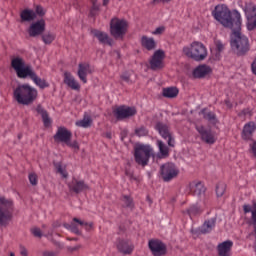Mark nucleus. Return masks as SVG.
Masks as SVG:
<instances>
[{
	"mask_svg": "<svg viewBox=\"0 0 256 256\" xmlns=\"http://www.w3.org/2000/svg\"><path fill=\"white\" fill-rule=\"evenodd\" d=\"M205 119H208V121H212L213 123H215V121H217V118L215 117V114L213 112L206 113Z\"/></svg>",
	"mask_w": 256,
	"mask_h": 256,
	"instance_id": "obj_44",
	"label": "nucleus"
},
{
	"mask_svg": "<svg viewBox=\"0 0 256 256\" xmlns=\"http://www.w3.org/2000/svg\"><path fill=\"white\" fill-rule=\"evenodd\" d=\"M252 73L256 75V60L252 63Z\"/></svg>",
	"mask_w": 256,
	"mask_h": 256,
	"instance_id": "obj_52",
	"label": "nucleus"
},
{
	"mask_svg": "<svg viewBox=\"0 0 256 256\" xmlns=\"http://www.w3.org/2000/svg\"><path fill=\"white\" fill-rule=\"evenodd\" d=\"M11 67L14 69L19 79H27L29 73L33 70V68L25 64V60L19 56L11 60Z\"/></svg>",
	"mask_w": 256,
	"mask_h": 256,
	"instance_id": "obj_5",
	"label": "nucleus"
},
{
	"mask_svg": "<svg viewBox=\"0 0 256 256\" xmlns=\"http://www.w3.org/2000/svg\"><path fill=\"white\" fill-rule=\"evenodd\" d=\"M163 97H167L168 99H174L179 95V89L177 87H168L164 88L162 92Z\"/></svg>",
	"mask_w": 256,
	"mask_h": 256,
	"instance_id": "obj_34",
	"label": "nucleus"
},
{
	"mask_svg": "<svg viewBox=\"0 0 256 256\" xmlns=\"http://www.w3.org/2000/svg\"><path fill=\"white\" fill-rule=\"evenodd\" d=\"M165 28L163 26H160L158 28L155 29V31L152 32V35H161L162 33H164Z\"/></svg>",
	"mask_w": 256,
	"mask_h": 256,
	"instance_id": "obj_47",
	"label": "nucleus"
},
{
	"mask_svg": "<svg viewBox=\"0 0 256 256\" xmlns=\"http://www.w3.org/2000/svg\"><path fill=\"white\" fill-rule=\"evenodd\" d=\"M212 15L223 27L232 30L230 44L234 53L239 57L247 55L251 49V45L249 44V38L241 33V13L237 10L231 12L226 5L222 4L215 7Z\"/></svg>",
	"mask_w": 256,
	"mask_h": 256,
	"instance_id": "obj_1",
	"label": "nucleus"
},
{
	"mask_svg": "<svg viewBox=\"0 0 256 256\" xmlns=\"http://www.w3.org/2000/svg\"><path fill=\"white\" fill-rule=\"evenodd\" d=\"M157 147L159 149L158 157L160 159H165V157H169V147H167L165 143H163V141L158 140Z\"/></svg>",
	"mask_w": 256,
	"mask_h": 256,
	"instance_id": "obj_32",
	"label": "nucleus"
},
{
	"mask_svg": "<svg viewBox=\"0 0 256 256\" xmlns=\"http://www.w3.org/2000/svg\"><path fill=\"white\" fill-rule=\"evenodd\" d=\"M20 17L22 21H26L29 23L35 20V17H37V14H35V11L33 10L25 9L20 13Z\"/></svg>",
	"mask_w": 256,
	"mask_h": 256,
	"instance_id": "obj_33",
	"label": "nucleus"
},
{
	"mask_svg": "<svg viewBox=\"0 0 256 256\" xmlns=\"http://www.w3.org/2000/svg\"><path fill=\"white\" fill-rule=\"evenodd\" d=\"M233 247V242L230 240L220 243L217 247L219 256H231V248Z\"/></svg>",
	"mask_w": 256,
	"mask_h": 256,
	"instance_id": "obj_23",
	"label": "nucleus"
},
{
	"mask_svg": "<svg viewBox=\"0 0 256 256\" xmlns=\"http://www.w3.org/2000/svg\"><path fill=\"white\" fill-rule=\"evenodd\" d=\"M122 201L125 207H131V205H133V200L129 196H124Z\"/></svg>",
	"mask_w": 256,
	"mask_h": 256,
	"instance_id": "obj_43",
	"label": "nucleus"
},
{
	"mask_svg": "<svg viewBox=\"0 0 256 256\" xmlns=\"http://www.w3.org/2000/svg\"><path fill=\"white\" fill-rule=\"evenodd\" d=\"M217 223V218H211L206 220L203 225L199 228V232L202 235H207V233H211L213 229H215V225Z\"/></svg>",
	"mask_w": 256,
	"mask_h": 256,
	"instance_id": "obj_25",
	"label": "nucleus"
},
{
	"mask_svg": "<svg viewBox=\"0 0 256 256\" xmlns=\"http://www.w3.org/2000/svg\"><path fill=\"white\" fill-rule=\"evenodd\" d=\"M31 232L34 235V237H38V238L43 237V233L41 232V229H39V228H32Z\"/></svg>",
	"mask_w": 256,
	"mask_h": 256,
	"instance_id": "obj_46",
	"label": "nucleus"
},
{
	"mask_svg": "<svg viewBox=\"0 0 256 256\" xmlns=\"http://www.w3.org/2000/svg\"><path fill=\"white\" fill-rule=\"evenodd\" d=\"M36 13L38 15H45V12H43V7H41V6L36 7Z\"/></svg>",
	"mask_w": 256,
	"mask_h": 256,
	"instance_id": "obj_50",
	"label": "nucleus"
},
{
	"mask_svg": "<svg viewBox=\"0 0 256 256\" xmlns=\"http://www.w3.org/2000/svg\"><path fill=\"white\" fill-rule=\"evenodd\" d=\"M92 3H93V5H92V8L90 10V15L92 17H95L97 11H99V4H97V0H93Z\"/></svg>",
	"mask_w": 256,
	"mask_h": 256,
	"instance_id": "obj_41",
	"label": "nucleus"
},
{
	"mask_svg": "<svg viewBox=\"0 0 256 256\" xmlns=\"http://www.w3.org/2000/svg\"><path fill=\"white\" fill-rule=\"evenodd\" d=\"M113 115L118 121H122V119H129V117L137 115V109L135 107L119 106L113 110Z\"/></svg>",
	"mask_w": 256,
	"mask_h": 256,
	"instance_id": "obj_9",
	"label": "nucleus"
},
{
	"mask_svg": "<svg viewBox=\"0 0 256 256\" xmlns=\"http://www.w3.org/2000/svg\"><path fill=\"white\" fill-rule=\"evenodd\" d=\"M91 117L90 116H84L82 120L76 121L75 125L76 127H82L83 129H87L88 127H91Z\"/></svg>",
	"mask_w": 256,
	"mask_h": 256,
	"instance_id": "obj_35",
	"label": "nucleus"
},
{
	"mask_svg": "<svg viewBox=\"0 0 256 256\" xmlns=\"http://www.w3.org/2000/svg\"><path fill=\"white\" fill-rule=\"evenodd\" d=\"M54 167H55L57 173L61 174L63 179H67L69 174L67 173L65 166H63L61 163L57 162L54 164Z\"/></svg>",
	"mask_w": 256,
	"mask_h": 256,
	"instance_id": "obj_36",
	"label": "nucleus"
},
{
	"mask_svg": "<svg viewBox=\"0 0 256 256\" xmlns=\"http://www.w3.org/2000/svg\"><path fill=\"white\" fill-rule=\"evenodd\" d=\"M160 175L165 183H169L179 175V168L174 163L168 162L160 167Z\"/></svg>",
	"mask_w": 256,
	"mask_h": 256,
	"instance_id": "obj_8",
	"label": "nucleus"
},
{
	"mask_svg": "<svg viewBox=\"0 0 256 256\" xmlns=\"http://www.w3.org/2000/svg\"><path fill=\"white\" fill-rule=\"evenodd\" d=\"M115 55H116L117 57H120L119 52H115Z\"/></svg>",
	"mask_w": 256,
	"mask_h": 256,
	"instance_id": "obj_55",
	"label": "nucleus"
},
{
	"mask_svg": "<svg viewBox=\"0 0 256 256\" xmlns=\"http://www.w3.org/2000/svg\"><path fill=\"white\" fill-rule=\"evenodd\" d=\"M42 41L43 43H45V45H50V43H53V41H55V34L48 32L42 35Z\"/></svg>",
	"mask_w": 256,
	"mask_h": 256,
	"instance_id": "obj_37",
	"label": "nucleus"
},
{
	"mask_svg": "<svg viewBox=\"0 0 256 256\" xmlns=\"http://www.w3.org/2000/svg\"><path fill=\"white\" fill-rule=\"evenodd\" d=\"M13 217V201L0 197V225H7Z\"/></svg>",
	"mask_w": 256,
	"mask_h": 256,
	"instance_id": "obj_6",
	"label": "nucleus"
},
{
	"mask_svg": "<svg viewBox=\"0 0 256 256\" xmlns=\"http://www.w3.org/2000/svg\"><path fill=\"white\" fill-rule=\"evenodd\" d=\"M20 255L29 256V252L27 251V248H25V246H20Z\"/></svg>",
	"mask_w": 256,
	"mask_h": 256,
	"instance_id": "obj_49",
	"label": "nucleus"
},
{
	"mask_svg": "<svg viewBox=\"0 0 256 256\" xmlns=\"http://www.w3.org/2000/svg\"><path fill=\"white\" fill-rule=\"evenodd\" d=\"M107 139H111V132L106 133Z\"/></svg>",
	"mask_w": 256,
	"mask_h": 256,
	"instance_id": "obj_54",
	"label": "nucleus"
},
{
	"mask_svg": "<svg viewBox=\"0 0 256 256\" xmlns=\"http://www.w3.org/2000/svg\"><path fill=\"white\" fill-rule=\"evenodd\" d=\"M148 247L154 256L165 255L167 252V247L161 240H150L148 242Z\"/></svg>",
	"mask_w": 256,
	"mask_h": 256,
	"instance_id": "obj_15",
	"label": "nucleus"
},
{
	"mask_svg": "<svg viewBox=\"0 0 256 256\" xmlns=\"http://www.w3.org/2000/svg\"><path fill=\"white\" fill-rule=\"evenodd\" d=\"M205 207H207V203L205 201H200L190 206V208L187 210V213L189 217L193 219V217H197V215H201L203 211H205Z\"/></svg>",
	"mask_w": 256,
	"mask_h": 256,
	"instance_id": "obj_19",
	"label": "nucleus"
},
{
	"mask_svg": "<svg viewBox=\"0 0 256 256\" xmlns=\"http://www.w3.org/2000/svg\"><path fill=\"white\" fill-rule=\"evenodd\" d=\"M72 136L73 134L71 133V131H69L65 127H60L54 135V140L57 143H65L67 145L68 141H71Z\"/></svg>",
	"mask_w": 256,
	"mask_h": 256,
	"instance_id": "obj_16",
	"label": "nucleus"
},
{
	"mask_svg": "<svg viewBox=\"0 0 256 256\" xmlns=\"http://www.w3.org/2000/svg\"><path fill=\"white\" fill-rule=\"evenodd\" d=\"M196 131H198L201 140L208 145H213L217 139L215 138V134L210 129H206L203 126H196Z\"/></svg>",
	"mask_w": 256,
	"mask_h": 256,
	"instance_id": "obj_14",
	"label": "nucleus"
},
{
	"mask_svg": "<svg viewBox=\"0 0 256 256\" xmlns=\"http://www.w3.org/2000/svg\"><path fill=\"white\" fill-rule=\"evenodd\" d=\"M172 0H153V3H169Z\"/></svg>",
	"mask_w": 256,
	"mask_h": 256,
	"instance_id": "obj_51",
	"label": "nucleus"
},
{
	"mask_svg": "<svg viewBox=\"0 0 256 256\" xmlns=\"http://www.w3.org/2000/svg\"><path fill=\"white\" fill-rule=\"evenodd\" d=\"M44 31H45V20L43 19L33 22L28 29V33L30 37H38V35H42Z\"/></svg>",
	"mask_w": 256,
	"mask_h": 256,
	"instance_id": "obj_18",
	"label": "nucleus"
},
{
	"mask_svg": "<svg viewBox=\"0 0 256 256\" xmlns=\"http://www.w3.org/2000/svg\"><path fill=\"white\" fill-rule=\"evenodd\" d=\"M68 147H71V149H74L75 151H79V143H77V141H73L71 142L68 141L67 144H66Z\"/></svg>",
	"mask_w": 256,
	"mask_h": 256,
	"instance_id": "obj_42",
	"label": "nucleus"
},
{
	"mask_svg": "<svg viewBox=\"0 0 256 256\" xmlns=\"http://www.w3.org/2000/svg\"><path fill=\"white\" fill-rule=\"evenodd\" d=\"M28 77H30L31 80L33 81V83H35V85H37V87H40V89H45V88L49 87V84L47 83V81H45V79L39 78V76H37V73H35V71L33 69L28 74Z\"/></svg>",
	"mask_w": 256,
	"mask_h": 256,
	"instance_id": "obj_27",
	"label": "nucleus"
},
{
	"mask_svg": "<svg viewBox=\"0 0 256 256\" xmlns=\"http://www.w3.org/2000/svg\"><path fill=\"white\" fill-rule=\"evenodd\" d=\"M188 189L190 193H192L195 197H199L203 199L205 197V185L201 183V181H193L189 184Z\"/></svg>",
	"mask_w": 256,
	"mask_h": 256,
	"instance_id": "obj_17",
	"label": "nucleus"
},
{
	"mask_svg": "<svg viewBox=\"0 0 256 256\" xmlns=\"http://www.w3.org/2000/svg\"><path fill=\"white\" fill-rule=\"evenodd\" d=\"M131 77H133V72L130 71V72H124L122 75H121V79L122 81H124L125 83H131Z\"/></svg>",
	"mask_w": 256,
	"mask_h": 256,
	"instance_id": "obj_40",
	"label": "nucleus"
},
{
	"mask_svg": "<svg viewBox=\"0 0 256 256\" xmlns=\"http://www.w3.org/2000/svg\"><path fill=\"white\" fill-rule=\"evenodd\" d=\"M163 59H165V51L156 50L150 59V68L152 71H157V69H163Z\"/></svg>",
	"mask_w": 256,
	"mask_h": 256,
	"instance_id": "obj_13",
	"label": "nucleus"
},
{
	"mask_svg": "<svg viewBox=\"0 0 256 256\" xmlns=\"http://www.w3.org/2000/svg\"><path fill=\"white\" fill-rule=\"evenodd\" d=\"M68 187L70 191H73L74 193H82V191H87V189H89V186L85 181L77 179H73L71 183H68Z\"/></svg>",
	"mask_w": 256,
	"mask_h": 256,
	"instance_id": "obj_20",
	"label": "nucleus"
},
{
	"mask_svg": "<svg viewBox=\"0 0 256 256\" xmlns=\"http://www.w3.org/2000/svg\"><path fill=\"white\" fill-rule=\"evenodd\" d=\"M245 13L247 17V29L253 31L256 29V6L254 4H248L245 7Z\"/></svg>",
	"mask_w": 256,
	"mask_h": 256,
	"instance_id": "obj_10",
	"label": "nucleus"
},
{
	"mask_svg": "<svg viewBox=\"0 0 256 256\" xmlns=\"http://www.w3.org/2000/svg\"><path fill=\"white\" fill-rule=\"evenodd\" d=\"M92 35L98 39L102 45H113V40L109 38V34L101 30H92Z\"/></svg>",
	"mask_w": 256,
	"mask_h": 256,
	"instance_id": "obj_21",
	"label": "nucleus"
},
{
	"mask_svg": "<svg viewBox=\"0 0 256 256\" xmlns=\"http://www.w3.org/2000/svg\"><path fill=\"white\" fill-rule=\"evenodd\" d=\"M183 53L186 57L194 61H205L207 59V47L203 43L194 41L189 46L183 48Z\"/></svg>",
	"mask_w": 256,
	"mask_h": 256,
	"instance_id": "obj_3",
	"label": "nucleus"
},
{
	"mask_svg": "<svg viewBox=\"0 0 256 256\" xmlns=\"http://www.w3.org/2000/svg\"><path fill=\"white\" fill-rule=\"evenodd\" d=\"M256 125L255 122H249L244 126L242 137L243 139H251V135L255 133Z\"/></svg>",
	"mask_w": 256,
	"mask_h": 256,
	"instance_id": "obj_29",
	"label": "nucleus"
},
{
	"mask_svg": "<svg viewBox=\"0 0 256 256\" xmlns=\"http://www.w3.org/2000/svg\"><path fill=\"white\" fill-rule=\"evenodd\" d=\"M36 111L38 115H41L44 127H51V118H49L47 111L41 106H37Z\"/></svg>",
	"mask_w": 256,
	"mask_h": 256,
	"instance_id": "obj_31",
	"label": "nucleus"
},
{
	"mask_svg": "<svg viewBox=\"0 0 256 256\" xmlns=\"http://www.w3.org/2000/svg\"><path fill=\"white\" fill-rule=\"evenodd\" d=\"M117 249L124 255H131V253H133V249H135V246H133V244H131L129 241L120 240L117 244Z\"/></svg>",
	"mask_w": 256,
	"mask_h": 256,
	"instance_id": "obj_24",
	"label": "nucleus"
},
{
	"mask_svg": "<svg viewBox=\"0 0 256 256\" xmlns=\"http://www.w3.org/2000/svg\"><path fill=\"white\" fill-rule=\"evenodd\" d=\"M227 189V185L223 182L218 183L216 186V195L217 197H223L225 195V191Z\"/></svg>",
	"mask_w": 256,
	"mask_h": 256,
	"instance_id": "obj_38",
	"label": "nucleus"
},
{
	"mask_svg": "<svg viewBox=\"0 0 256 256\" xmlns=\"http://www.w3.org/2000/svg\"><path fill=\"white\" fill-rule=\"evenodd\" d=\"M151 155H153V149L151 148V146L143 144L136 145L134 157L138 165H142V167H145V165L149 163Z\"/></svg>",
	"mask_w": 256,
	"mask_h": 256,
	"instance_id": "obj_4",
	"label": "nucleus"
},
{
	"mask_svg": "<svg viewBox=\"0 0 256 256\" xmlns=\"http://www.w3.org/2000/svg\"><path fill=\"white\" fill-rule=\"evenodd\" d=\"M209 73H211V67L207 65H200L193 71V75L197 79H201L205 77V75H209Z\"/></svg>",
	"mask_w": 256,
	"mask_h": 256,
	"instance_id": "obj_28",
	"label": "nucleus"
},
{
	"mask_svg": "<svg viewBox=\"0 0 256 256\" xmlns=\"http://www.w3.org/2000/svg\"><path fill=\"white\" fill-rule=\"evenodd\" d=\"M135 135H137V137H146V135H149V131L145 126H141L135 129Z\"/></svg>",
	"mask_w": 256,
	"mask_h": 256,
	"instance_id": "obj_39",
	"label": "nucleus"
},
{
	"mask_svg": "<svg viewBox=\"0 0 256 256\" xmlns=\"http://www.w3.org/2000/svg\"><path fill=\"white\" fill-rule=\"evenodd\" d=\"M10 256H15V253L11 252V253H10Z\"/></svg>",
	"mask_w": 256,
	"mask_h": 256,
	"instance_id": "obj_57",
	"label": "nucleus"
},
{
	"mask_svg": "<svg viewBox=\"0 0 256 256\" xmlns=\"http://www.w3.org/2000/svg\"><path fill=\"white\" fill-rule=\"evenodd\" d=\"M156 130L159 132L163 139L167 140L169 147H175V138L169 131V127L161 122L156 124Z\"/></svg>",
	"mask_w": 256,
	"mask_h": 256,
	"instance_id": "obj_11",
	"label": "nucleus"
},
{
	"mask_svg": "<svg viewBox=\"0 0 256 256\" xmlns=\"http://www.w3.org/2000/svg\"><path fill=\"white\" fill-rule=\"evenodd\" d=\"M103 5H109V0H103Z\"/></svg>",
	"mask_w": 256,
	"mask_h": 256,
	"instance_id": "obj_53",
	"label": "nucleus"
},
{
	"mask_svg": "<svg viewBox=\"0 0 256 256\" xmlns=\"http://www.w3.org/2000/svg\"><path fill=\"white\" fill-rule=\"evenodd\" d=\"M126 175H129V177H131V174H129V172H126Z\"/></svg>",
	"mask_w": 256,
	"mask_h": 256,
	"instance_id": "obj_58",
	"label": "nucleus"
},
{
	"mask_svg": "<svg viewBox=\"0 0 256 256\" xmlns=\"http://www.w3.org/2000/svg\"><path fill=\"white\" fill-rule=\"evenodd\" d=\"M79 225H80V227H85V229H87V231H89L91 229V227H93V223H87V222L81 221L77 218H74L73 222L71 224L65 223L64 227H65V229H68V231H71L72 233L79 235V233H80Z\"/></svg>",
	"mask_w": 256,
	"mask_h": 256,
	"instance_id": "obj_12",
	"label": "nucleus"
},
{
	"mask_svg": "<svg viewBox=\"0 0 256 256\" xmlns=\"http://www.w3.org/2000/svg\"><path fill=\"white\" fill-rule=\"evenodd\" d=\"M64 83L73 91H79V89H81V85H79V82L75 80V77H73L70 72L64 73Z\"/></svg>",
	"mask_w": 256,
	"mask_h": 256,
	"instance_id": "obj_22",
	"label": "nucleus"
},
{
	"mask_svg": "<svg viewBox=\"0 0 256 256\" xmlns=\"http://www.w3.org/2000/svg\"><path fill=\"white\" fill-rule=\"evenodd\" d=\"M91 73V66L87 63H81L78 66V77L83 83H87V75Z\"/></svg>",
	"mask_w": 256,
	"mask_h": 256,
	"instance_id": "obj_26",
	"label": "nucleus"
},
{
	"mask_svg": "<svg viewBox=\"0 0 256 256\" xmlns=\"http://www.w3.org/2000/svg\"><path fill=\"white\" fill-rule=\"evenodd\" d=\"M226 105H227L228 107H231V105H229V102H228V101H226Z\"/></svg>",
	"mask_w": 256,
	"mask_h": 256,
	"instance_id": "obj_56",
	"label": "nucleus"
},
{
	"mask_svg": "<svg viewBox=\"0 0 256 256\" xmlns=\"http://www.w3.org/2000/svg\"><path fill=\"white\" fill-rule=\"evenodd\" d=\"M215 47L219 53H221V51L224 49L223 43L219 40L215 42Z\"/></svg>",
	"mask_w": 256,
	"mask_h": 256,
	"instance_id": "obj_48",
	"label": "nucleus"
},
{
	"mask_svg": "<svg viewBox=\"0 0 256 256\" xmlns=\"http://www.w3.org/2000/svg\"><path fill=\"white\" fill-rule=\"evenodd\" d=\"M110 33L114 39H123L125 33H127V21L113 18L110 22Z\"/></svg>",
	"mask_w": 256,
	"mask_h": 256,
	"instance_id": "obj_7",
	"label": "nucleus"
},
{
	"mask_svg": "<svg viewBox=\"0 0 256 256\" xmlns=\"http://www.w3.org/2000/svg\"><path fill=\"white\" fill-rule=\"evenodd\" d=\"M37 89L29 84H20L13 90V99L19 105H31L37 99Z\"/></svg>",
	"mask_w": 256,
	"mask_h": 256,
	"instance_id": "obj_2",
	"label": "nucleus"
},
{
	"mask_svg": "<svg viewBox=\"0 0 256 256\" xmlns=\"http://www.w3.org/2000/svg\"><path fill=\"white\" fill-rule=\"evenodd\" d=\"M28 179L32 185H37V174L30 173Z\"/></svg>",
	"mask_w": 256,
	"mask_h": 256,
	"instance_id": "obj_45",
	"label": "nucleus"
},
{
	"mask_svg": "<svg viewBox=\"0 0 256 256\" xmlns=\"http://www.w3.org/2000/svg\"><path fill=\"white\" fill-rule=\"evenodd\" d=\"M141 45L142 47H144V49H147V51H153L157 44L155 43V39L147 36H142Z\"/></svg>",
	"mask_w": 256,
	"mask_h": 256,
	"instance_id": "obj_30",
	"label": "nucleus"
}]
</instances>
